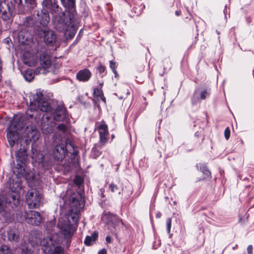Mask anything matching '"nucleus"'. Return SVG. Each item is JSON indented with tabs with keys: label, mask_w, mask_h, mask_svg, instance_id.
<instances>
[{
	"label": "nucleus",
	"mask_w": 254,
	"mask_h": 254,
	"mask_svg": "<svg viewBox=\"0 0 254 254\" xmlns=\"http://www.w3.org/2000/svg\"><path fill=\"white\" fill-rule=\"evenodd\" d=\"M51 109V106L47 99L44 97L41 91H38L32 96L30 100V108L27 110L26 115L20 118H24V124H28L29 118L32 119L34 116V113L38 110L43 112H48ZM36 116V115H35Z\"/></svg>",
	"instance_id": "obj_1"
},
{
	"label": "nucleus",
	"mask_w": 254,
	"mask_h": 254,
	"mask_svg": "<svg viewBox=\"0 0 254 254\" xmlns=\"http://www.w3.org/2000/svg\"><path fill=\"white\" fill-rule=\"evenodd\" d=\"M65 215L59 219L57 227L60 230L61 234L67 241L71 239L77 228L79 219L74 216Z\"/></svg>",
	"instance_id": "obj_2"
},
{
	"label": "nucleus",
	"mask_w": 254,
	"mask_h": 254,
	"mask_svg": "<svg viewBox=\"0 0 254 254\" xmlns=\"http://www.w3.org/2000/svg\"><path fill=\"white\" fill-rule=\"evenodd\" d=\"M8 188L10 192H8L5 196L7 203L17 206L19 203L18 191L22 188L20 178L17 176H12L8 181Z\"/></svg>",
	"instance_id": "obj_3"
},
{
	"label": "nucleus",
	"mask_w": 254,
	"mask_h": 254,
	"mask_svg": "<svg viewBox=\"0 0 254 254\" xmlns=\"http://www.w3.org/2000/svg\"><path fill=\"white\" fill-rule=\"evenodd\" d=\"M24 118H15L10 123L9 127L6 129V136L9 145L12 147L16 142H18L19 131L24 128L26 123L24 124Z\"/></svg>",
	"instance_id": "obj_4"
},
{
	"label": "nucleus",
	"mask_w": 254,
	"mask_h": 254,
	"mask_svg": "<svg viewBox=\"0 0 254 254\" xmlns=\"http://www.w3.org/2000/svg\"><path fill=\"white\" fill-rule=\"evenodd\" d=\"M63 238L57 233L51 236V242L44 247L43 251L46 254H63L64 248L60 246L63 242Z\"/></svg>",
	"instance_id": "obj_5"
},
{
	"label": "nucleus",
	"mask_w": 254,
	"mask_h": 254,
	"mask_svg": "<svg viewBox=\"0 0 254 254\" xmlns=\"http://www.w3.org/2000/svg\"><path fill=\"white\" fill-rule=\"evenodd\" d=\"M70 201L69 210L66 215L74 216L76 219H79L80 212L84 206V200L81 194L74 193L70 198Z\"/></svg>",
	"instance_id": "obj_6"
},
{
	"label": "nucleus",
	"mask_w": 254,
	"mask_h": 254,
	"mask_svg": "<svg viewBox=\"0 0 254 254\" xmlns=\"http://www.w3.org/2000/svg\"><path fill=\"white\" fill-rule=\"evenodd\" d=\"M102 220L108 225L111 232L117 235L119 229L123 225V223L117 215L108 212L104 213L102 217Z\"/></svg>",
	"instance_id": "obj_7"
},
{
	"label": "nucleus",
	"mask_w": 254,
	"mask_h": 254,
	"mask_svg": "<svg viewBox=\"0 0 254 254\" xmlns=\"http://www.w3.org/2000/svg\"><path fill=\"white\" fill-rule=\"evenodd\" d=\"M29 242L32 246L40 245L42 247V251L44 247L47 245H49L51 242V236L42 239V233L38 230H33L30 232Z\"/></svg>",
	"instance_id": "obj_8"
},
{
	"label": "nucleus",
	"mask_w": 254,
	"mask_h": 254,
	"mask_svg": "<svg viewBox=\"0 0 254 254\" xmlns=\"http://www.w3.org/2000/svg\"><path fill=\"white\" fill-rule=\"evenodd\" d=\"M41 198V193L37 190L31 189L26 194V202L30 208H36L40 205Z\"/></svg>",
	"instance_id": "obj_9"
},
{
	"label": "nucleus",
	"mask_w": 254,
	"mask_h": 254,
	"mask_svg": "<svg viewBox=\"0 0 254 254\" xmlns=\"http://www.w3.org/2000/svg\"><path fill=\"white\" fill-rule=\"evenodd\" d=\"M40 62L41 66L36 69V74H46L49 71L48 69L51 64V60L50 56L46 53H43L40 56Z\"/></svg>",
	"instance_id": "obj_10"
},
{
	"label": "nucleus",
	"mask_w": 254,
	"mask_h": 254,
	"mask_svg": "<svg viewBox=\"0 0 254 254\" xmlns=\"http://www.w3.org/2000/svg\"><path fill=\"white\" fill-rule=\"evenodd\" d=\"M42 3L43 6L49 9L53 15L57 16L62 14L64 15V13L62 12V8L59 6L56 0H43Z\"/></svg>",
	"instance_id": "obj_11"
},
{
	"label": "nucleus",
	"mask_w": 254,
	"mask_h": 254,
	"mask_svg": "<svg viewBox=\"0 0 254 254\" xmlns=\"http://www.w3.org/2000/svg\"><path fill=\"white\" fill-rule=\"evenodd\" d=\"M25 217L28 223L39 225L42 222V216L40 213L33 210L25 212Z\"/></svg>",
	"instance_id": "obj_12"
},
{
	"label": "nucleus",
	"mask_w": 254,
	"mask_h": 254,
	"mask_svg": "<svg viewBox=\"0 0 254 254\" xmlns=\"http://www.w3.org/2000/svg\"><path fill=\"white\" fill-rule=\"evenodd\" d=\"M67 153L65 145L64 144H59L56 145L52 152L54 158L57 161H62L64 158Z\"/></svg>",
	"instance_id": "obj_13"
},
{
	"label": "nucleus",
	"mask_w": 254,
	"mask_h": 254,
	"mask_svg": "<svg viewBox=\"0 0 254 254\" xmlns=\"http://www.w3.org/2000/svg\"><path fill=\"white\" fill-rule=\"evenodd\" d=\"M55 124L49 116L43 117L41 122V130L45 134H50L53 131Z\"/></svg>",
	"instance_id": "obj_14"
},
{
	"label": "nucleus",
	"mask_w": 254,
	"mask_h": 254,
	"mask_svg": "<svg viewBox=\"0 0 254 254\" xmlns=\"http://www.w3.org/2000/svg\"><path fill=\"white\" fill-rule=\"evenodd\" d=\"M36 18L33 17H27L23 22V26L27 28L33 27V30L34 32H48L46 30H43L42 28L39 27L38 22H36L35 19Z\"/></svg>",
	"instance_id": "obj_15"
},
{
	"label": "nucleus",
	"mask_w": 254,
	"mask_h": 254,
	"mask_svg": "<svg viewBox=\"0 0 254 254\" xmlns=\"http://www.w3.org/2000/svg\"><path fill=\"white\" fill-rule=\"evenodd\" d=\"M98 130L100 135V142L104 145L108 141V126L105 124H101L98 127Z\"/></svg>",
	"instance_id": "obj_16"
},
{
	"label": "nucleus",
	"mask_w": 254,
	"mask_h": 254,
	"mask_svg": "<svg viewBox=\"0 0 254 254\" xmlns=\"http://www.w3.org/2000/svg\"><path fill=\"white\" fill-rule=\"evenodd\" d=\"M37 16L39 21L38 24L43 27L47 26L50 21L49 14L46 9H43L41 11H38Z\"/></svg>",
	"instance_id": "obj_17"
},
{
	"label": "nucleus",
	"mask_w": 254,
	"mask_h": 254,
	"mask_svg": "<svg viewBox=\"0 0 254 254\" xmlns=\"http://www.w3.org/2000/svg\"><path fill=\"white\" fill-rule=\"evenodd\" d=\"M17 164L15 166L13 172L16 175L26 178L28 174V171L26 170V161H17Z\"/></svg>",
	"instance_id": "obj_18"
},
{
	"label": "nucleus",
	"mask_w": 254,
	"mask_h": 254,
	"mask_svg": "<svg viewBox=\"0 0 254 254\" xmlns=\"http://www.w3.org/2000/svg\"><path fill=\"white\" fill-rule=\"evenodd\" d=\"M66 116V110L64 106L58 107L54 114V120L56 121L61 122L63 121Z\"/></svg>",
	"instance_id": "obj_19"
},
{
	"label": "nucleus",
	"mask_w": 254,
	"mask_h": 254,
	"mask_svg": "<svg viewBox=\"0 0 254 254\" xmlns=\"http://www.w3.org/2000/svg\"><path fill=\"white\" fill-rule=\"evenodd\" d=\"M25 127H26L27 138L34 141H37L39 138V133L35 127L31 126L29 128L28 125H27Z\"/></svg>",
	"instance_id": "obj_20"
},
{
	"label": "nucleus",
	"mask_w": 254,
	"mask_h": 254,
	"mask_svg": "<svg viewBox=\"0 0 254 254\" xmlns=\"http://www.w3.org/2000/svg\"><path fill=\"white\" fill-rule=\"evenodd\" d=\"M92 75L91 72L87 68L79 70L76 74V78L79 81L86 82L89 80Z\"/></svg>",
	"instance_id": "obj_21"
},
{
	"label": "nucleus",
	"mask_w": 254,
	"mask_h": 254,
	"mask_svg": "<svg viewBox=\"0 0 254 254\" xmlns=\"http://www.w3.org/2000/svg\"><path fill=\"white\" fill-rule=\"evenodd\" d=\"M0 16L4 20L10 18L9 7L6 3H2L0 6Z\"/></svg>",
	"instance_id": "obj_22"
},
{
	"label": "nucleus",
	"mask_w": 254,
	"mask_h": 254,
	"mask_svg": "<svg viewBox=\"0 0 254 254\" xmlns=\"http://www.w3.org/2000/svg\"><path fill=\"white\" fill-rule=\"evenodd\" d=\"M44 39L45 43L51 46H54L57 42V36L55 33H44Z\"/></svg>",
	"instance_id": "obj_23"
},
{
	"label": "nucleus",
	"mask_w": 254,
	"mask_h": 254,
	"mask_svg": "<svg viewBox=\"0 0 254 254\" xmlns=\"http://www.w3.org/2000/svg\"><path fill=\"white\" fill-rule=\"evenodd\" d=\"M16 160L18 161H26L27 159V149L23 146L17 151L16 154Z\"/></svg>",
	"instance_id": "obj_24"
},
{
	"label": "nucleus",
	"mask_w": 254,
	"mask_h": 254,
	"mask_svg": "<svg viewBox=\"0 0 254 254\" xmlns=\"http://www.w3.org/2000/svg\"><path fill=\"white\" fill-rule=\"evenodd\" d=\"M8 239L10 241H17L18 239V231L15 228L10 229L7 232Z\"/></svg>",
	"instance_id": "obj_25"
},
{
	"label": "nucleus",
	"mask_w": 254,
	"mask_h": 254,
	"mask_svg": "<svg viewBox=\"0 0 254 254\" xmlns=\"http://www.w3.org/2000/svg\"><path fill=\"white\" fill-rule=\"evenodd\" d=\"M98 233L96 232H93L91 236H87L84 241V244L86 246L92 245L97 240L98 238Z\"/></svg>",
	"instance_id": "obj_26"
},
{
	"label": "nucleus",
	"mask_w": 254,
	"mask_h": 254,
	"mask_svg": "<svg viewBox=\"0 0 254 254\" xmlns=\"http://www.w3.org/2000/svg\"><path fill=\"white\" fill-rule=\"evenodd\" d=\"M23 62L25 64H27L29 66H33L36 64L37 59L34 56L27 57V56L24 55Z\"/></svg>",
	"instance_id": "obj_27"
},
{
	"label": "nucleus",
	"mask_w": 254,
	"mask_h": 254,
	"mask_svg": "<svg viewBox=\"0 0 254 254\" xmlns=\"http://www.w3.org/2000/svg\"><path fill=\"white\" fill-rule=\"evenodd\" d=\"M35 74H37L36 70L33 71L31 69H28L24 71L23 76L26 81H31L34 78Z\"/></svg>",
	"instance_id": "obj_28"
},
{
	"label": "nucleus",
	"mask_w": 254,
	"mask_h": 254,
	"mask_svg": "<svg viewBox=\"0 0 254 254\" xmlns=\"http://www.w3.org/2000/svg\"><path fill=\"white\" fill-rule=\"evenodd\" d=\"M26 33H12V36L13 37L16 36L18 39V41L21 44H25L27 41V37L25 36Z\"/></svg>",
	"instance_id": "obj_29"
},
{
	"label": "nucleus",
	"mask_w": 254,
	"mask_h": 254,
	"mask_svg": "<svg viewBox=\"0 0 254 254\" xmlns=\"http://www.w3.org/2000/svg\"><path fill=\"white\" fill-rule=\"evenodd\" d=\"M15 4H17V6L22 4V0H13ZM25 3L31 7L33 8L36 5V0H25Z\"/></svg>",
	"instance_id": "obj_30"
},
{
	"label": "nucleus",
	"mask_w": 254,
	"mask_h": 254,
	"mask_svg": "<svg viewBox=\"0 0 254 254\" xmlns=\"http://www.w3.org/2000/svg\"><path fill=\"white\" fill-rule=\"evenodd\" d=\"M109 188L110 190L114 193L120 194L123 191L122 188H119L117 185L113 183H112L111 184H110Z\"/></svg>",
	"instance_id": "obj_31"
},
{
	"label": "nucleus",
	"mask_w": 254,
	"mask_h": 254,
	"mask_svg": "<svg viewBox=\"0 0 254 254\" xmlns=\"http://www.w3.org/2000/svg\"><path fill=\"white\" fill-rule=\"evenodd\" d=\"M6 203H7V200L6 199L5 197L0 195V214L4 212Z\"/></svg>",
	"instance_id": "obj_32"
},
{
	"label": "nucleus",
	"mask_w": 254,
	"mask_h": 254,
	"mask_svg": "<svg viewBox=\"0 0 254 254\" xmlns=\"http://www.w3.org/2000/svg\"><path fill=\"white\" fill-rule=\"evenodd\" d=\"M0 254H13L11 249L7 245H3L0 247Z\"/></svg>",
	"instance_id": "obj_33"
},
{
	"label": "nucleus",
	"mask_w": 254,
	"mask_h": 254,
	"mask_svg": "<svg viewBox=\"0 0 254 254\" xmlns=\"http://www.w3.org/2000/svg\"><path fill=\"white\" fill-rule=\"evenodd\" d=\"M62 5L65 8V9L67 12L69 13H71L72 14H73L74 10L73 8H71L69 6V5L68 4V0H60Z\"/></svg>",
	"instance_id": "obj_34"
},
{
	"label": "nucleus",
	"mask_w": 254,
	"mask_h": 254,
	"mask_svg": "<svg viewBox=\"0 0 254 254\" xmlns=\"http://www.w3.org/2000/svg\"><path fill=\"white\" fill-rule=\"evenodd\" d=\"M200 171L204 175V179L210 178L211 176V173L208 170L207 167L204 165H202L200 167Z\"/></svg>",
	"instance_id": "obj_35"
},
{
	"label": "nucleus",
	"mask_w": 254,
	"mask_h": 254,
	"mask_svg": "<svg viewBox=\"0 0 254 254\" xmlns=\"http://www.w3.org/2000/svg\"><path fill=\"white\" fill-rule=\"evenodd\" d=\"M35 157H36L35 156V153H33V154L32 155V158H34ZM44 159L45 158L42 154H39L38 155V158L37 159L36 158H35L36 161H38L39 162H43L44 161Z\"/></svg>",
	"instance_id": "obj_36"
},
{
	"label": "nucleus",
	"mask_w": 254,
	"mask_h": 254,
	"mask_svg": "<svg viewBox=\"0 0 254 254\" xmlns=\"http://www.w3.org/2000/svg\"><path fill=\"white\" fill-rule=\"evenodd\" d=\"M172 220L170 218H168L166 220L167 229L168 233L170 232V229L171 227Z\"/></svg>",
	"instance_id": "obj_37"
},
{
	"label": "nucleus",
	"mask_w": 254,
	"mask_h": 254,
	"mask_svg": "<svg viewBox=\"0 0 254 254\" xmlns=\"http://www.w3.org/2000/svg\"><path fill=\"white\" fill-rule=\"evenodd\" d=\"M224 135L225 138L228 140L230 136V130L228 127L225 129Z\"/></svg>",
	"instance_id": "obj_38"
},
{
	"label": "nucleus",
	"mask_w": 254,
	"mask_h": 254,
	"mask_svg": "<svg viewBox=\"0 0 254 254\" xmlns=\"http://www.w3.org/2000/svg\"><path fill=\"white\" fill-rule=\"evenodd\" d=\"M75 33H64V36L67 40H70L74 36Z\"/></svg>",
	"instance_id": "obj_39"
},
{
	"label": "nucleus",
	"mask_w": 254,
	"mask_h": 254,
	"mask_svg": "<svg viewBox=\"0 0 254 254\" xmlns=\"http://www.w3.org/2000/svg\"><path fill=\"white\" fill-rule=\"evenodd\" d=\"M208 95H209V93H208L207 90L205 89L201 92V93L200 94V98L201 99L204 100L206 98L207 96H208Z\"/></svg>",
	"instance_id": "obj_40"
},
{
	"label": "nucleus",
	"mask_w": 254,
	"mask_h": 254,
	"mask_svg": "<svg viewBox=\"0 0 254 254\" xmlns=\"http://www.w3.org/2000/svg\"><path fill=\"white\" fill-rule=\"evenodd\" d=\"M98 72H99V73L100 74H102V73H104L105 71V67L102 65V64H100L98 67Z\"/></svg>",
	"instance_id": "obj_41"
},
{
	"label": "nucleus",
	"mask_w": 254,
	"mask_h": 254,
	"mask_svg": "<svg viewBox=\"0 0 254 254\" xmlns=\"http://www.w3.org/2000/svg\"><path fill=\"white\" fill-rule=\"evenodd\" d=\"M68 4L70 7L73 8L74 11L75 9V0H68Z\"/></svg>",
	"instance_id": "obj_42"
},
{
	"label": "nucleus",
	"mask_w": 254,
	"mask_h": 254,
	"mask_svg": "<svg viewBox=\"0 0 254 254\" xmlns=\"http://www.w3.org/2000/svg\"><path fill=\"white\" fill-rule=\"evenodd\" d=\"M82 179L80 177H76L75 180H74V183L77 185H80L82 183Z\"/></svg>",
	"instance_id": "obj_43"
},
{
	"label": "nucleus",
	"mask_w": 254,
	"mask_h": 254,
	"mask_svg": "<svg viewBox=\"0 0 254 254\" xmlns=\"http://www.w3.org/2000/svg\"><path fill=\"white\" fill-rule=\"evenodd\" d=\"M58 129L64 132L66 130V126L64 125V124H60L58 126Z\"/></svg>",
	"instance_id": "obj_44"
},
{
	"label": "nucleus",
	"mask_w": 254,
	"mask_h": 254,
	"mask_svg": "<svg viewBox=\"0 0 254 254\" xmlns=\"http://www.w3.org/2000/svg\"><path fill=\"white\" fill-rule=\"evenodd\" d=\"M110 66L113 71L115 70L116 68V63L112 61H110Z\"/></svg>",
	"instance_id": "obj_45"
},
{
	"label": "nucleus",
	"mask_w": 254,
	"mask_h": 254,
	"mask_svg": "<svg viewBox=\"0 0 254 254\" xmlns=\"http://www.w3.org/2000/svg\"><path fill=\"white\" fill-rule=\"evenodd\" d=\"M248 254H253V246L250 245L247 248Z\"/></svg>",
	"instance_id": "obj_46"
},
{
	"label": "nucleus",
	"mask_w": 254,
	"mask_h": 254,
	"mask_svg": "<svg viewBox=\"0 0 254 254\" xmlns=\"http://www.w3.org/2000/svg\"><path fill=\"white\" fill-rule=\"evenodd\" d=\"M106 241L107 243L110 244L112 242V238L110 236H107L106 237Z\"/></svg>",
	"instance_id": "obj_47"
},
{
	"label": "nucleus",
	"mask_w": 254,
	"mask_h": 254,
	"mask_svg": "<svg viewBox=\"0 0 254 254\" xmlns=\"http://www.w3.org/2000/svg\"><path fill=\"white\" fill-rule=\"evenodd\" d=\"M102 92V91H100L99 89L97 88H96L94 89V94H96L97 93V95H100L101 92Z\"/></svg>",
	"instance_id": "obj_48"
},
{
	"label": "nucleus",
	"mask_w": 254,
	"mask_h": 254,
	"mask_svg": "<svg viewBox=\"0 0 254 254\" xmlns=\"http://www.w3.org/2000/svg\"><path fill=\"white\" fill-rule=\"evenodd\" d=\"M98 96H100L102 100L103 101H104L105 103L106 102V99H105V97L104 96L103 93L102 92H101L100 95H98Z\"/></svg>",
	"instance_id": "obj_49"
},
{
	"label": "nucleus",
	"mask_w": 254,
	"mask_h": 254,
	"mask_svg": "<svg viewBox=\"0 0 254 254\" xmlns=\"http://www.w3.org/2000/svg\"><path fill=\"white\" fill-rule=\"evenodd\" d=\"M98 254H107V251L105 249H102L98 252Z\"/></svg>",
	"instance_id": "obj_50"
},
{
	"label": "nucleus",
	"mask_w": 254,
	"mask_h": 254,
	"mask_svg": "<svg viewBox=\"0 0 254 254\" xmlns=\"http://www.w3.org/2000/svg\"><path fill=\"white\" fill-rule=\"evenodd\" d=\"M21 254H29V253L27 251H24L23 250L21 253Z\"/></svg>",
	"instance_id": "obj_51"
},
{
	"label": "nucleus",
	"mask_w": 254,
	"mask_h": 254,
	"mask_svg": "<svg viewBox=\"0 0 254 254\" xmlns=\"http://www.w3.org/2000/svg\"><path fill=\"white\" fill-rule=\"evenodd\" d=\"M113 71L115 74V77H116V78L118 77L119 76V75L117 73V71L116 69H115V70H113Z\"/></svg>",
	"instance_id": "obj_52"
},
{
	"label": "nucleus",
	"mask_w": 254,
	"mask_h": 254,
	"mask_svg": "<svg viewBox=\"0 0 254 254\" xmlns=\"http://www.w3.org/2000/svg\"><path fill=\"white\" fill-rule=\"evenodd\" d=\"M181 11L177 10L176 11L175 14L177 16H179L181 14Z\"/></svg>",
	"instance_id": "obj_53"
},
{
	"label": "nucleus",
	"mask_w": 254,
	"mask_h": 254,
	"mask_svg": "<svg viewBox=\"0 0 254 254\" xmlns=\"http://www.w3.org/2000/svg\"><path fill=\"white\" fill-rule=\"evenodd\" d=\"M65 168L66 169V170L67 171H69L70 170H71V167L70 164H69L67 168L65 167Z\"/></svg>",
	"instance_id": "obj_54"
},
{
	"label": "nucleus",
	"mask_w": 254,
	"mask_h": 254,
	"mask_svg": "<svg viewBox=\"0 0 254 254\" xmlns=\"http://www.w3.org/2000/svg\"><path fill=\"white\" fill-rule=\"evenodd\" d=\"M129 94H130L129 91L128 90H127V95H126V97H127V95H129Z\"/></svg>",
	"instance_id": "obj_55"
},
{
	"label": "nucleus",
	"mask_w": 254,
	"mask_h": 254,
	"mask_svg": "<svg viewBox=\"0 0 254 254\" xmlns=\"http://www.w3.org/2000/svg\"><path fill=\"white\" fill-rule=\"evenodd\" d=\"M81 33H79L78 35V36H77V37L80 38V37H81Z\"/></svg>",
	"instance_id": "obj_56"
},
{
	"label": "nucleus",
	"mask_w": 254,
	"mask_h": 254,
	"mask_svg": "<svg viewBox=\"0 0 254 254\" xmlns=\"http://www.w3.org/2000/svg\"><path fill=\"white\" fill-rule=\"evenodd\" d=\"M81 33H79L78 35V36H77V37L80 38V37H81Z\"/></svg>",
	"instance_id": "obj_57"
},
{
	"label": "nucleus",
	"mask_w": 254,
	"mask_h": 254,
	"mask_svg": "<svg viewBox=\"0 0 254 254\" xmlns=\"http://www.w3.org/2000/svg\"><path fill=\"white\" fill-rule=\"evenodd\" d=\"M24 31H26V32H28L29 31H31L32 30V29H30V30H24Z\"/></svg>",
	"instance_id": "obj_58"
},
{
	"label": "nucleus",
	"mask_w": 254,
	"mask_h": 254,
	"mask_svg": "<svg viewBox=\"0 0 254 254\" xmlns=\"http://www.w3.org/2000/svg\"><path fill=\"white\" fill-rule=\"evenodd\" d=\"M101 196H102V197H104V194H103V193H101Z\"/></svg>",
	"instance_id": "obj_59"
},
{
	"label": "nucleus",
	"mask_w": 254,
	"mask_h": 254,
	"mask_svg": "<svg viewBox=\"0 0 254 254\" xmlns=\"http://www.w3.org/2000/svg\"><path fill=\"white\" fill-rule=\"evenodd\" d=\"M93 151L95 152L96 151V148H95L93 149Z\"/></svg>",
	"instance_id": "obj_60"
},
{
	"label": "nucleus",
	"mask_w": 254,
	"mask_h": 254,
	"mask_svg": "<svg viewBox=\"0 0 254 254\" xmlns=\"http://www.w3.org/2000/svg\"><path fill=\"white\" fill-rule=\"evenodd\" d=\"M24 141H25V142H28V139L25 140H24Z\"/></svg>",
	"instance_id": "obj_61"
},
{
	"label": "nucleus",
	"mask_w": 254,
	"mask_h": 254,
	"mask_svg": "<svg viewBox=\"0 0 254 254\" xmlns=\"http://www.w3.org/2000/svg\"><path fill=\"white\" fill-rule=\"evenodd\" d=\"M125 98L124 96H122V97H120L121 99H122V98Z\"/></svg>",
	"instance_id": "obj_62"
},
{
	"label": "nucleus",
	"mask_w": 254,
	"mask_h": 254,
	"mask_svg": "<svg viewBox=\"0 0 254 254\" xmlns=\"http://www.w3.org/2000/svg\"><path fill=\"white\" fill-rule=\"evenodd\" d=\"M22 140H20V143H22ZM21 146H22V144H21Z\"/></svg>",
	"instance_id": "obj_63"
},
{
	"label": "nucleus",
	"mask_w": 254,
	"mask_h": 254,
	"mask_svg": "<svg viewBox=\"0 0 254 254\" xmlns=\"http://www.w3.org/2000/svg\"><path fill=\"white\" fill-rule=\"evenodd\" d=\"M112 138H113L114 137V135H112Z\"/></svg>",
	"instance_id": "obj_64"
}]
</instances>
